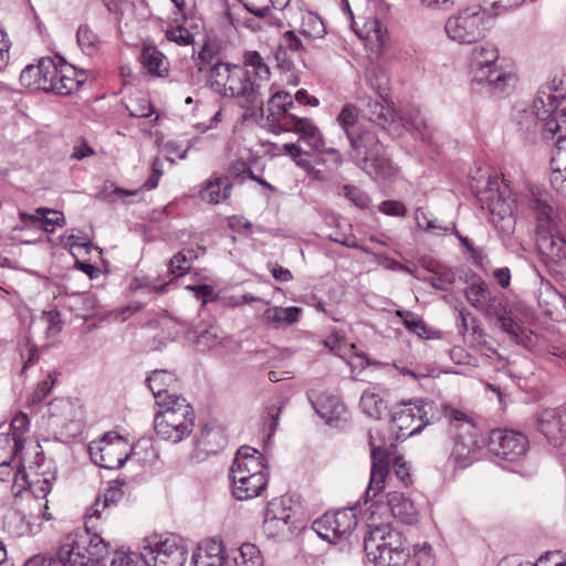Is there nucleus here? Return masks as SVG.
Returning <instances> with one entry per match:
<instances>
[{"label":"nucleus","mask_w":566,"mask_h":566,"mask_svg":"<svg viewBox=\"0 0 566 566\" xmlns=\"http://www.w3.org/2000/svg\"><path fill=\"white\" fill-rule=\"evenodd\" d=\"M484 313L488 317L499 319L510 311L504 297L492 293L486 300L483 307L479 310Z\"/></svg>","instance_id":"nucleus-53"},{"label":"nucleus","mask_w":566,"mask_h":566,"mask_svg":"<svg viewBox=\"0 0 566 566\" xmlns=\"http://www.w3.org/2000/svg\"><path fill=\"white\" fill-rule=\"evenodd\" d=\"M302 308L297 306H271L262 314V322L272 328H284L298 322Z\"/></svg>","instance_id":"nucleus-31"},{"label":"nucleus","mask_w":566,"mask_h":566,"mask_svg":"<svg viewBox=\"0 0 566 566\" xmlns=\"http://www.w3.org/2000/svg\"><path fill=\"white\" fill-rule=\"evenodd\" d=\"M492 293L493 292L484 280L476 274L471 277L464 289V296L467 301L478 311L484 306L486 300Z\"/></svg>","instance_id":"nucleus-42"},{"label":"nucleus","mask_w":566,"mask_h":566,"mask_svg":"<svg viewBox=\"0 0 566 566\" xmlns=\"http://www.w3.org/2000/svg\"><path fill=\"white\" fill-rule=\"evenodd\" d=\"M546 356L549 361L566 368V344L554 343L548 345Z\"/></svg>","instance_id":"nucleus-61"},{"label":"nucleus","mask_w":566,"mask_h":566,"mask_svg":"<svg viewBox=\"0 0 566 566\" xmlns=\"http://www.w3.org/2000/svg\"><path fill=\"white\" fill-rule=\"evenodd\" d=\"M357 525L356 515L352 510L343 509L334 513H325L313 523V528L329 542H340L349 538Z\"/></svg>","instance_id":"nucleus-16"},{"label":"nucleus","mask_w":566,"mask_h":566,"mask_svg":"<svg viewBox=\"0 0 566 566\" xmlns=\"http://www.w3.org/2000/svg\"><path fill=\"white\" fill-rule=\"evenodd\" d=\"M397 316L402 321L403 326L411 333L416 334L420 338L430 339L439 336L438 332H433L429 328L422 318L410 311H397Z\"/></svg>","instance_id":"nucleus-44"},{"label":"nucleus","mask_w":566,"mask_h":566,"mask_svg":"<svg viewBox=\"0 0 566 566\" xmlns=\"http://www.w3.org/2000/svg\"><path fill=\"white\" fill-rule=\"evenodd\" d=\"M231 566H263V557L254 544L247 542L233 553Z\"/></svg>","instance_id":"nucleus-45"},{"label":"nucleus","mask_w":566,"mask_h":566,"mask_svg":"<svg viewBox=\"0 0 566 566\" xmlns=\"http://www.w3.org/2000/svg\"><path fill=\"white\" fill-rule=\"evenodd\" d=\"M244 474H269L263 454L250 446L238 449L230 469V478Z\"/></svg>","instance_id":"nucleus-22"},{"label":"nucleus","mask_w":566,"mask_h":566,"mask_svg":"<svg viewBox=\"0 0 566 566\" xmlns=\"http://www.w3.org/2000/svg\"><path fill=\"white\" fill-rule=\"evenodd\" d=\"M51 426L60 428L67 437H76L83 430V407L71 398H54L48 405Z\"/></svg>","instance_id":"nucleus-15"},{"label":"nucleus","mask_w":566,"mask_h":566,"mask_svg":"<svg viewBox=\"0 0 566 566\" xmlns=\"http://www.w3.org/2000/svg\"><path fill=\"white\" fill-rule=\"evenodd\" d=\"M290 503L291 499L286 496L272 500L266 506L264 516L270 517V521H275V523L294 527V513Z\"/></svg>","instance_id":"nucleus-41"},{"label":"nucleus","mask_w":566,"mask_h":566,"mask_svg":"<svg viewBox=\"0 0 566 566\" xmlns=\"http://www.w3.org/2000/svg\"><path fill=\"white\" fill-rule=\"evenodd\" d=\"M280 45L287 50L297 63L305 64L304 54L307 50V43H304L294 31H286L283 33Z\"/></svg>","instance_id":"nucleus-49"},{"label":"nucleus","mask_w":566,"mask_h":566,"mask_svg":"<svg viewBox=\"0 0 566 566\" xmlns=\"http://www.w3.org/2000/svg\"><path fill=\"white\" fill-rule=\"evenodd\" d=\"M361 112L370 123L382 129L396 119L395 109L385 99H369Z\"/></svg>","instance_id":"nucleus-37"},{"label":"nucleus","mask_w":566,"mask_h":566,"mask_svg":"<svg viewBox=\"0 0 566 566\" xmlns=\"http://www.w3.org/2000/svg\"><path fill=\"white\" fill-rule=\"evenodd\" d=\"M379 211L387 216L403 217L407 213L405 205L396 200H385L379 205Z\"/></svg>","instance_id":"nucleus-64"},{"label":"nucleus","mask_w":566,"mask_h":566,"mask_svg":"<svg viewBox=\"0 0 566 566\" xmlns=\"http://www.w3.org/2000/svg\"><path fill=\"white\" fill-rule=\"evenodd\" d=\"M301 34L308 41L321 39L325 35L326 29L321 17L315 13L307 12L302 18Z\"/></svg>","instance_id":"nucleus-48"},{"label":"nucleus","mask_w":566,"mask_h":566,"mask_svg":"<svg viewBox=\"0 0 566 566\" xmlns=\"http://www.w3.org/2000/svg\"><path fill=\"white\" fill-rule=\"evenodd\" d=\"M158 407L159 410L154 418V429L159 439L178 443L190 436L196 415L186 398H175Z\"/></svg>","instance_id":"nucleus-7"},{"label":"nucleus","mask_w":566,"mask_h":566,"mask_svg":"<svg viewBox=\"0 0 566 566\" xmlns=\"http://www.w3.org/2000/svg\"><path fill=\"white\" fill-rule=\"evenodd\" d=\"M224 547L221 541L208 539L191 556V566H223Z\"/></svg>","instance_id":"nucleus-30"},{"label":"nucleus","mask_w":566,"mask_h":566,"mask_svg":"<svg viewBox=\"0 0 566 566\" xmlns=\"http://www.w3.org/2000/svg\"><path fill=\"white\" fill-rule=\"evenodd\" d=\"M57 469L53 460L46 459L43 451H36L28 465L19 460L13 475V486L18 492L30 490L38 499H45L56 481Z\"/></svg>","instance_id":"nucleus-9"},{"label":"nucleus","mask_w":566,"mask_h":566,"mask_svg":"<svg viewBox=\"0 0 566 566\" xmlns=\"http://www.w3.org/2000/svg\"><path fill=\"white\" fill-rule=\"evenodd\" d=\"M146 382L151 390L157 406L169 402L175 398H181L176 394H170V389L176 387V375L167 369H155L146 378Z\"/></svg>","instance_id":"nucleus-26"},{"label":"nucleus","mask_w":566,"mask_h":566,"mask_svg":"<svg viewBox=\"0 0 566 566\" xmlns=\"http://www.w3.org/2000/svg\"><path fill=\"white\" fill-rule=\"evenodd\" d=\"M19 218L22 226L15 227L14 230L36 228L44 232L52 233L56 227H64L66 223L65 217L61 211L44 207L36 208L34 214L20 211Z\"/></svg>","instance_id":"nucleus-23"},{"label":"nucleus","mask_w":566,"mask_h":566,"mask_svg":"<svg viewBox=\"0 0 566 566\" xmlns=\"http://www.w3.org/2000/svg\"><path fill=\"white\" fill-rule=\"evenodd\" d=\"M20 83L28 88L42 90V78L39 63L29 64L21 71Z\"/></svg>","instance_id":"nucleus-55"},{"label":"nucleus","mask_w":566,"mask_h":566,"mask_svg":"<svg viewBox=\"0 0 566 566\" xmlns=\"http://www.w3.org/2000/svg\"><path fill=\"white\" fill-rule=\"evenodd\" d=\"M432 410V401L423 399L402 401L390 416L391 431L396 434V439L406 440L420 433L431 423Z\"/></svg>","instance_id":"nucleus-12"},{"label":"nucleus","mask_w":566,"mask_h":566,"mask_svg":"<svg viewBox=\"0 0 566 566\" xmlns=\"http://www.w3.org/2000/svg\"><path fill=\"white\" fill-rule=\"evenodd\" d=\"M379 496L371 499L368 503L367 511L374 517L379 510H387L391 516L406 525H413L419 520V512L413 501L403 493L389 492L386 494V502L384 503Z\"/></svg>","instance_id":"nucleus-18"},{"label":"nucleus","mask_w":566,"mask_h":566,"mask_svg":"<svg viewBox=\"0 0 566 566\" xmlns=\"http://www.w3.org/2000/svg\"><path fill=\"white\" fill-rule=\"evenodd\" d=\"M124 492L117 485L109 486L103 496H97L92 506L88 510L87 517L91 520L93 517L102 518L107 511L117 506V504L123 500Z\"/></svg>","instance_id":"nucleus-39"},{"label":"nucleus","mask_w":566,"mask_h":566,"mask_svg":"<svg viewBox=\"0 0 566 566\" xmlns=\"http://www.w3.org/2000/svg\"><path fill=\"white\" fill-rule=\"evenodd\" d=\"M497 49L490 43L476 46L472 51V82L481 84L486 92L501 95L515 84V76L500 67Z\"/></svg>","instance_id":"nucleus-8"},{"label":"nucleus","mask_w":566,"mask_h":566,"mask_svg":"<svg viewBox=\"0 0 566 566\" xmlns=\"http://www.w3.org/2000/svg\"><path fill=\"white\" fill-rule=\"evenodd\" d=\"M499 327L510 335V337L516 343L524 344L522 336L523 334L520 324L512 317V312L509 311L507 314L503 315L499 319H496Z\"/></svg>","instance_id":"nucleus-56"},{"label":"nucleus","mask_w":566,"mask_h":566,"mask_svg":"<svg viewBox=\"0 0 566 566\" xmlns=\"http://www.w3.org/2000/svg\"><path fill=\"white\" fill-rule=\"evenodd\" d=\"M479 200L488 208L492 217L499 218L504 222L502 228L510 230L513 228L515 220L513 218L514 200L505 195V190L500 189L497 179H490L486 188L479 193Z\"/></svg>","instance_id":"nucleus-17"},{"label":"nucleus","mask_w":566,"mask_h":566,"mask_svg":"<svg viewBox=\"0 0 566 566\" xmlns=\"http://www.w3.org/2000/svg\"><path fill=\"white\" fill-rule=\"evenodd\" d=\"M358 114L359 112L355 105L346 104L336 117V123L344 132L347 140L367 127L359 123Z\"/></svg>","instance_id":"nucleus-40"},{"label":"nucleus","mask_w":566,"mask_h":566,"mask_svg":"<svg viewBox=\"0 0 566 566\" xmlns=\"http://www.w3.org/2000/svg\"><path fill=\"white\" fill-rule=\"evenodd\" d=\"M488 450L496 458L502 468L514 471L511 465L518 464L528 450L527 438L514 430L494 429L488 436Z\"/></svg>","instance_id":"nucleus-13"},{"label":"nucleus","mask_w":566,"mask_h":566,"mask_svg":"<svg viewBox=\"0 0 566 566\" xmlns=\"http://www.w3.org/2000/svg\"><path fill=\"white\" fill-rule=\"evenodd\" d=\"M42 352L43 348H39L36 345L31 344L28 340L25 349L21 353V357L24 359L22 368L23 373L39 361Z\"/></svg>","instance_id":"nucleus-62"},{"label":"nucleus","mask_w":566,"mask_h":566,"mask_svg":"<svg viewBox=\"0 0 566 566\" xmlns=\"http://www.w3.org/2000/svg\"><path fill=\"white\" fill-rule=\"evenodd\" d=\"M231 188L232 184L228 176L213 175L202 185L199 196L203 201L217 205L230 197Z\"/></svg>","instance_id":"nucleus-33"},{"label":"nucleus","mask_w":566,"mask_h":566,"mask_svg":"<svg viewBox=\"0 0 566 566\" xmlns=\"http://www.w3.org/2000/svg\"><path fill=\"white\" fill-rule=\"evenodd\" d=\"M274 59L276 66L282 72H290L296 66L295 57L287 51L284 50L280 44L274 52Z\"/></svg>","instance_id":"nucleus-58"},{"label":"nucleus","mask_w":566,"mask_h":566,"mask_svg":"<svg viewBox=\"0 0 566 566\" xmlns=\"http://www.w3.org/2000/svg\"><path fill=\"white\" fill-rule=\"evenodd\" d=\"M348 159L371 179L385 182L397 175V167L387 154L378 134L367 126L348 139Z\"/></svg>","instance_id":"nucleus-4"},{"label":"nucleus","mask_w":566,"mask_h":566,"mask_svg":"<svg viewBox=\"0 0 566 566\" xmlns=\"http://www.w3.org/2000/svg\"><path fill=\"white\" fill-rule=\"evenodd\" d=\"M270 78V69L258 51L243 54V65L234 64L227 81L223 97H235L244 108L243 119L259 120L264 117L262 88Z\"/></svg>","instance_id":"nucleus-2"},{"label":"nucleus","mask_w":566,"mask_h":566,"mask_svg":"<svg viewBox=\"0 0 566 566\" xmlns=\"http://www.w3.org/2000/svg\"><path fill=\"white\" fill-rule=\"evenodd\" d=\"M485 10L467 7L448 18L444 30L448 38L459 44H472L485 35Z\"/></svg>","instance_id":"nucleus-14"},{"label":"nucleus","mask_w":566,"mask_h":566,"mask_svg":"<svg viewBox=\"0 0 566 566\" xmlns=\"http://www.w3.org/2000/svg\"><path fill=\"white\" fill-rule=\"evenodd\" d=\"M108 544L87 530L63 543L55 556L36 554L23 566H105Z\"/></svg>","instance_id":"nucleus-3"},{"label":"nucleus","mask_w":566,"mask_h":566,"mask_svg":"<svg viewBox=\"0 0 566 566\" xmlns=\"http://www.w3.org/2000/svg\"><path fill=\"white\" fill-rule=\"evenodd\" d=\"M413 275L439 291H448L455 281V274L450 268L432 261L427 263L424 270H417Z\"/></svg>","instance_id":"nucleus-27"},{"label":"nucleus","mask_w":566,"mask_h":566,"mask_svg":"<svg viewBox=\"0 0 566 566\" xmlns=\"http://www.w3.org/2000/svg\"><path fill=\"white\" fill-rule=\"evenodd\" d=\"M339 195L348 199L354 206L365 209L368 207L369 198L359 188L350 185H344L340 189Z\"/></svg>","instance_id":"nucleus-57"},{"label":"nucleus","mask_w":566,"mask_h":566,"mask_svg":"<svg viewBox=\"0 0 566 566\" xmlns=\"http://www.w3.org/2000/svg\"><path fill=\"white\" fill-rule=\"evenodd\" d=\"M370 458H371V469L368 488L365 491L364 502L368 504L371 499L381 495V492L385 488V481L388 476L390 470L392 469L395 476L405 485L408 486L411 484V475L410 468L407 462L403 460L401 455H396L394 459H390V454L386 449L381 447H376L373 441V436L370 434Z\"/></svg>","instance_id":"nucleus-10"},{"label":"nucleus","mask_w":566,"mask_h":566,"mask_svg":"<svg viewBox=\"0 0 566 566\" xmlns=\"http://www.w3.org/2000/svg\"><path fill=\"white\" fill-rule=\"evenodd\" d=\"M166 38L179 45H189L193 42V35L184 27L168 29L166 31Z\"/></svg>","instance_id":"nucleus-60"},{"label":"nucleus","mask_w":566,"mask_h":566,"mask_svg":"<svg viewBox=\"0 0 566 566\" xmlns=\"http://www.w3.org/2000/svg\"><path fill=\"white\" fill-rule=\"evenodd\" d=\"M41 70L42 91L57 94L59 66L52 57H42L39 61Z\"/></svg>","instance_id":"nucleus-46"},{"label":"nucleus","mask_w":566,"mask_h":566,"mask_svg":"<svg viewBox=\"0 0 566 566\" xmlns=\"http://www.w3.org/2000/svg\"><path fill=\"white\" fill-rule=\"evenodd\" d=\"M76 40L81 50L86 55H93L99 49L98 36L87 24L78 27L76 32Z\"/></svg>","instance_id":"nucleus-51"},{"label":"nucleus","mask_w":566,"mask_h":566,"mask_svg":"<svg viewBox=\"0 0 566 566\" xmlns=\"http://www.w3.org/2000/svg\"><path fill=\"white\" fill-rule=\"evenodd\" d=\"M61 65L59 67L57 94L69 95L80 88L86 81V74L82 70L64 62L59 57Z\"/></svg>","instance_id":"nucleus-36"},{"label":"nucleus","mask_w":566,"mask_h":566,"mask_svg":"<svg viewBox=\"0 0 566 566\" xmlns=\"http://www.w3.org/2000/svg\"><path fill=\"white\" fill-rule=\"evenodd\" d=\"M566 74L555 76L542 85L530 111L524 109L517 119L520 130L526 136L539 133L545 140H554L566 129Z\"/></svg>","instance_id":"nucleus-1"},{"label":"nucleus","mask_w":566,"mask_h":566,"mask_svg":"<svg viewBox=\"0 0 566 566\" xmlns=\"http://www.w3.org/2000/svg\"><path fill=\"white\" fill-rule=\"evenodd\" d=\"M283 150L293 159V161L296 164L297 167L302 168L303 170L307 171L308 174H318L317 170L313 167L312 163L304 157L310 156L307 147L303 148L301 144L297 143H287L284 144Z\"/></svg>","instance_id":"nucleus-50"},{"label":"nucleus","mask_w":566,"mask_h":566,"mask_svg":"<svg viewBox=\"0 0 566 566\" xmlns=\"http://www.w3.org/2000/svg\"><path fill=\"white\" fill-rule=\"evenodd\" d=\"M285 132L297 134L298 143H303L307 147L306 151L308 154H316V151L323 149L325 145V138L321 129L312 119L301 114L296 116L291 127H287Z\"/></svg>","instance_id":"nucleus-25"},{"label":"nucleus","mask_w":566,"mask_h":566,"mask_svg":"<svg viewBox=\"0 0 566 566\" xmlns=\"http://www.w3.org/2000/svg\"><path fill=\"white\" fill-rule=\"evenodd\" d=\"M23 441L13 438L10 433H0V480L8 481L13 478L19 460H23L21 452Z\"/></svg>","instance_id":"nucleus-24"},{"label":"nucleus","mask_w":566,"mask_h":566,"mask_svg":"<svg viewBox=\"0 0 566 566\" xmlns=\"http://www.w3.org/2000/svg\"><path fill=\"white\" fill-rule=\"evenodd\" d=\"M56 373H50L48 376L38 382L33 392L28 397V403L35 406L41 403L52 391L56 382Z\"/></svg>","instance_id":"nucleus-52"},{"label":"nucleus","mask_w":566,"mask_h":566,"mask_svg":"<svg viewBox=\"0 0 566 566\" xmlns=\"http://www.w3.org/2000/svg\"><path fill=\"white\" fill-rule=\"evenodd\" d=\"M292 526L282 525L281 523H275V521H270V517L264 516L263 531L268 537H276L282 536L285 533H292Z\"/></svg>","instance_id":"nucleus-63"},{"label":"nucleus","mask_w":566,"mask_h":566,"mask_svg":"<svg viewBox=\"0 0 566 566\" xmlns=\"http://www.w3.org/2000/svg\"><path fill=\"white\" fill-rule=\"evenodd\" d=\"M233 65L234 64L224 63L219 60L211 64L208 70L207 83L213 92L226 94V84Z\"/></svg>","instance_id":"nucleus-43"},{"label":"nucleus","mask_w":566,"mask_h":566,"mask_svg":"<svg viewBox=\"0 0 566 566\" xmlns=\"http://www.w3.org/2000/svg\"><path fill=\"white\" fill-rule=\"evenodd\" d=\"M538 304L544 314L551 319L559 322L566 318V295L547 284L541 291Z\"/></svg>","instance_id":"nucleus-29"},{"label":"nucleus","mask_w":566,"mask_h":566,"mask_svg":"<svg viewBox=\"0 0 566 566\" xmlns=\"http://www.w3.org/2000/svg\"><path fill=\"white\" fill-rule=\"evenodd\" d=\"M400 120L408 130L417 133L424 143H433L436 129L419 108L407 111L400 116Z\"/></svg>","instance_id":"nucleus-35"},{"label":"nucleus","mask_w":566,"mask_h":566,"mask_svg":"<svg viewBox=\"0 0 566 566\" xmlns=\"http://www.w3.org/2000/svg\"><path fill=\"white\" fill-rule=\"evenodd\" d=\"M307 398L316 413L329 426H336L338 421L345 419L347 413L346 406L336 395L308 390Z\"/></svg>","instance_id":"nucleus-21"},{"label":"nucleus","mask_w":566,"mask_h":566,"mask_svg":"<svg viewBox=\"0 0 566 566\" xmlns=\"http://www.w3.org/2000/svg\"><path fill=\"white\" fill-rule=\"evenodd\" d=\"M537 427L547 439H554L558 433L566 436V407L543 411Z\"/></svg>","instance_id":"nucleus-34"},{"label":"nucleus","mask_w":566,"mask_h":566,"mask_svg":"<svg viewBox=\"0 0 566 566\" xmlns=\"http://www.w3.org/2000/svg\"><path fill=\"white\" fill-rule=\"evenodd\" d=\"M187 548L176 534H154L146 537L140 551L144 566H184Z\"/></svg>","instance_id":"nucleus-11"},{"label":"nucleus","mask_w":566,"mask_h":566,"mask_svg":"<svg viewBox=\"0 0 566 566\" xmlns=\"http://www.w3.org/2000/svg\"><path fill=\"white\" fill-rule=\"evenodd\" d=\"M29 424L30 421L25 413L17 415L10 423L8 433H10V436H12L13 438H19L21 441L24 442L23 436L28 431Z\"/></svg>","instance_id":"nucleus-59"},{"label":"nucleus","mask_w":566,"mask_h":566,"mask_svg":"<svg viewBox=\"0 0 566 566\" xmlns=\"http://www.w3.org/2000/svg\"><path fill=\"white\" fill-rule=\"evenodd\" d=\"M364 549L368 562L375 566H410L419 563L423 553H410L406 541L397 530L388 524L369 525V530L364 535Z\"/></svg>","instance_id":"nucleus-5"},{"label":"nucleus","mask_w":566,"mask_h":566,"mask_svg":"<svg viewBox=\"0 0 566 566\" xmlns=\"http://www.w3.org/2000/svg\"><path fill=\"white\" fill-rule=\"evenodd\" d=\"M139 60L143 67L154 76L163 77L168 73L166 56L154 45H145Z\"/></svg>","instance_id":"nucleus-38"},{"label":"nucleus","mask_w":566,"mask_h":566,"mask_svg":"<svg viewBox=\"0 0 566 566\" xmlns=\"http://www.w3.org/2000/svg\"><path fill=\"white\" fill-rule=\"evenodd\" d=\"M103 446L98 447V453L94 452V447L90 448L93 461L101 468L116 470L122 468L128 459V454L120 451L125 447V440L119 436L112 433L105 434Z\"/></svg>","instance_id":"nucleus-20"},{"label":"nucleus","mask_w":566,"mask_h":566,"mask_svg":"<svg viewBox=\"0 0 566 566\" xmlns=\"http://www.w3.org/2000/svg\"><path fill=\"white\" fill-rule=\"evenodd\" d=\"M298 114H301L298 106L293 102L289 92H276L268 101L266 119L279 130L285 132L287 127H291Z\"/></svg>","instance_id":"nucleus-19"},{"label":"nucleus","mask_w":566,"mask_h":566,"mask_svg":"<svg viewBox=\"0 0 566 566\" xmlns=\"http://www.w3.org/2000/svg\"><path fill=\"white\" fill-rule=\"evenodd\" d=\"M196 258L193 250L177 252L169 261V272L184 275L191 268V259Z\"/></svg>","instance_id":"nucleus-54"},{"label":"nucleus","mask_w":566,"mask_h":566,"mask_svg":"<svg viewBox=\"0 0 566 566\" xmlns=\"http://www.w3.org/2000/svg\"><path fill=\"white\" fill-rule=\"evenodd\" d=\"M480 449L481 444L473 434L459 436L454 442L451 459L459 468H467L476 459Z\"/></svg>","instance_id":"nucleus-32"},{"label":"nucleus","mask_w":566,"mask_h":566,"mask_svg":"<svg viewBox=\"0 0 566 566\" xmlns=\"http://www.w3.org/2000/svg\"><path fill=\"white\" fill-rule=\"evenodd\" d=\"M527 207L536 218L537 247L545 264L554 272L566 271V239L548 232L553 223V207L542 197L532 195L527 200Z\"/></svg>","instance_id":"nucleus-6"},{"label":"nucleus","mask_w":566,"mask_h":566,"mask_svg":"<svg viewBox=\"0 0 566 566\" xmlns=\"http://www.w3.org/2000/svg\"><path fill=\"white\" fill-rule=\"evenodd\" d=\"M359 406L363 412L373 419H380L386 409L384 399L375 392V388H368L363 392Z\"/></svg>","instance_id":"nucleus-47"},{"label":"nucleus","mask_w":566,"mask_h":566,"mask_svg":"<svg viewBox=\"0 0 566 566\" xmlns=\"http://www.w3.org/2000/svg\"><path fill=\"white\" fill-rule=\"evenodd\" d=\"M269 474H244L231 479L232 493L237 500L256 497L268 485Z\"/></svg>","instance_id":"nucleus-28"}]
</instances>
